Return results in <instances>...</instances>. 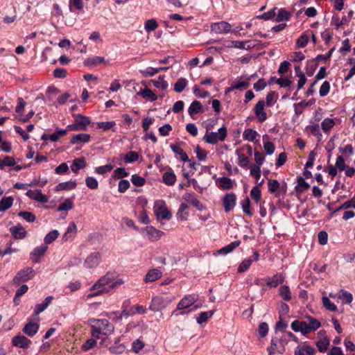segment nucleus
I'll list each match as a JSON object with an SVG mask.
<instances>
[{"label":"nucleus","mask_w":355,"mask_h":355,"mask_svg":"<svg viewBox=\"0 0 355 355\" xmlns=\"http://www.w3.org/2000/svg\"><path fill=\"white\" fill-rule=\"evenodd\" d=\"M77 184L73 181H69L59 183L55 186V190L57 191H62V190H71L76 187Z\"/></svg>","instance_id":"obj_34"},{"label":"nucleus","mask_w":355,"mask_h":355,"mask_svg":"<svg viewBox=\"0 0 355 355\" xmlns=\"http://www.w3.org/2000/svg\"><path fill=\"white\" fill-rule=\"evenodd\" d=\"M76 121L81 127L82 130H85L86 127L90 123V120L87 116L78 114L76 117Z\"/></svg>","instance_id":"obj_48"},{"label":"nucleus","mask_w":355,"mask_h":355,"mask_svg":"<svg viewBox=\"0 0 355 355\" xmlns=\"http://www.w3.org/2000/svg\"><path fill=\"white\" fill-rule=\"evenodd\" d=\"M131 181H132V183L135 186H137V187H142L143 185H144V184L146 182L145 178H144L137 174H134L132 175Z\"/></svg>","instance_id":"obj_60"},{"label":"nucleus","mask_w":355,"mask_h":355,"mask_svg":"<svg viewBox=\"0 0 355 355\" xmlns=\"http://www.w3.org/2000/svg\"><path fill=\"white\" fill-rule=\"evenodd\" d=\"M188 80L184 78H179L174 85V90L178 93H181L187 87Z\"/></svg>","instance_id":"obj_44"},{"label":"nucleus","mask_w":355,"mask_h":355,"mask_svg":"<svg viewBox=\"0 0 355 355\" xmlns=\"http://www.w3.org/2000/svg\"><path fill=\"white\" fill-rule=\"evenodd\" d=\"M279 295L285 301H290L292 298L290 288L286 285L282 286L279 288Z\"/></svg>","instance_id":"obj_43"},{"label":"nucleus","mask_w":355,"mask_h":355,"mask_svg":"<svg viewBox=\"0 0 355 355\" xmlns=\"http://www.w3.org/2000/svg\"><path fill=\"white\" fill-rule=\"evenodd\" d=\"M76 231L77 227L76 224L73 222L71 223L69 225L66 232L63 235V239L65 241H68L69 239H71L75 236Z\"/></svg>","instance_id":"obj_39"},{"label":"nucleus","mask_w":355,"mask_h":355,"mask_svg":"<svg viewBox=\"0 0 355 355\" xmlns=\"http://www.w3.org/2000/svg\"><path fill=\"white\" fill-rule=\"evenodd\" d=\"M162 273L157 268L150 269V270L148 271L147 274L146 275L144 281L146 283L153 282L159 279L162 277Z\"/></svg>","instance_id":"obj_22"},{"label":"nucleus","mask_w":355,"mask_h":355,"mask_svg":"<svg viewBox=\"0 0 355 355\" xmlns=\"http://www.w3.org/2000/svg\"><path fill=\"white\" fill-rule=\"evenodd\" d=\"M277 18L276 21H288L291 17V13L286 10L285 8H280L276 14Z\"/></svg>","instance_id":"obj_37"},{"label":"nucleus","mask_w":355,"mask_h":355,"mask_svg":"<svg viewBox=\"0 0 355 355\" xmlns=\"http://www.w3.org/2000/svg\"><path fill=\"white\" fill-rule=\"evenodd\" d=\"M139 154L135 151H130L124 155L123 161L126 164L135 162L139 159Z\"/></svg>","instance_id":"obj_46"},{"label":"nucleus","mask_w":355,"mask_h":355,"mask_svg":"<svg viewBox=\"0 0 355 355\" xmlns=\"http://www.w3.org/2000/svg\"><path fill=\"white\" fill-rule=\"evenodd\" d=\"M306 129L310 131L312 135L317 137L319 141L321 140L322 135L318 123L308 125L306 126Z\"/></svg>","instance_id":"obj_45"},{"label":"nucleus","mask_w":355,"mask_h":355,"mask_svg":"<svg viewBox=\"0 0 355 355\" xmlns=\"http://www.w3.org/2000/svg\"><path fill=\"white\" fill-rule=\"evenodd\" d=\"M252 263V260L250 259H245L238 267V272H244L247 271Z\"/></svg>","instance_id":"obj_51"},{"label":"nucleus","mask_w":355,"mask_h":355,"mask_svg":"<svg viewBox=\"0 0 355 355\" xmlns=\"http://www.w3.org/2000/svg\"><path fill=\"white\" fill-rule=\"evenodd\" d=\"M138 96H141L143 98L150 101H155L157 99V96L151 89L146 87L141 89L138 93Z\"/></svg>","instance_id":"obj_29"},{"label":"nucleus","mask_w":355,"mask_h":355,"mask_svg":"<svg viewBox=\"0 0 355 355\" xmlns=\"http://www.w3.org/2000/svg\"><path fill=\"white\" fill-rule=\"evenodd\" d=\"M276 8H273L272 9H270L268 12H264L261 15H259L257 18L263 20L272 19L276 16Z\"/></svg>","instance_id":"obj_56"},{"label":"nucleus","mask_w":355,"mask_h":355,"mask_svg":"<svg viewBox=\"0 0 355 355\" xmlns=\"http://www.w3.org/2000/svg\"><path fill=\"white\" fill-rule=\"evenodd\" d=\"M241 244L240 241H234L230 244L224 246L223 248L219 249L216 252V254L219 255H227L230 253H231L234 250H235L236 248H238Z\"/></svg>","instance_id":"obj_23"},{"label":"nucleus","mask_w":355,"mask_h":355,"mask_svg":"<svg viewBox=\"0 0 355 355\" xmlns=\"http://www.w3.org/2000/svg\"><path fill=\"white\" fill-rule=\"evenodd\" d=\"M26 194L29 198L39 202L45 203L48 201L46 196L40 190L28 189Z\"/></svg>","instance_id":"obj_19"},{"label":"nucleus","mask_w":355,"mask_h":355,"mask_svg":"<svg viewBox=\"0 0 355 355\" xmlns=\"http://www.w3.org/2000/svg\"><path fill=\"white\" fill-rule=\"evenodd\" d=\"M14 198L11 196L3 197L0 200V212L5 211L10 208L13 204Z\"/></svg>","instance_id":"obj_33"},{"label":"nucleus","mask_w":355,"mask_h":355,"mask_svg":"<svg viewBox=\"0 0 355 355\" xmlns=\"http://www.w3.org/2000/svg\"><path fill=\"white\" fill-rule=\"evenodd\" d=\"M84 6L83 0H69V7L71 12H73L74 9L82 10Z\"/></svg>","instance_id":"obj_49"},{"label":"nucleus","mask_w":355,"mask_h":355,"mask_svg":"<svg viewBox=\"0 0 355 355\" xmlns=\"http://www.w3.org/2000/svg\"><path fill=\"white\" fill-rule=\"evenodd\" d=\"M285 277L282 273H277L272 277H266L265 279L266 285L270 288H275L278 285L284 283Z\"/></svg>","instance_id":"obj_17"},{"label":"nucleus","mask_w":355,"mask_h":355,"mask_svg":"<svg viewBox=\"0 0 355 355\" xmlns=\"http://www.w3.org/2000/svg\"><path fill=\"white\" fill-rule=\"evenodd\" d=\"M268 355H274L276 352L283 353L284 348L280 338L275 336L271 339L270 346L267 348Z\"/></svg>","instance_id":"obj_10"},{"label":"nucleus","mask_w":355,"mask_h":355,"mask_svg":"<svg viewBox=\"0 0 355 355\" xmlns=\"http://www.w3.org/2000/svg\"><path fill=\"white\" fill-rule=\"evenodd\" d=\"M266 103L263 100L257 102L254 107V114L259 122L262 123L267 119V114L265 111Z\"/></svg>","instance_id":"obj_12"},{"label":"nucleus","mask_w":355,"mask_h":355,"mask_svg":"<svg viewBox=\"0 0 355 355\" xmlns=\"http://www.w3.org/2000/svg\"><path fill=\"white\" fill-rule=\"evenodd\" d=\"M197 155V158L200 161H205L207 159V156L208 154V152L205 150L202 149L200 146H197L194 150Z\"/></svg>","instance_id":"obj_62"},{"label":"nucleus","mask_w":355,"mask_h":355,"mask_svg":"<svg viewBox=\"0 0 355 355\" xmlns=\"http://www.w3.org/2000/svg\"><path fill=\"white\" fill-rule=\"evenodd\" d=\"M39 324L37 322L30 321L24 327L23 331L28 336H33L39 330Z\"/></svg>","instance_id":"obj_25"},{"label":"nucleus","mask_w":355,"mask_h":355,"mask_svg":"<svg viewBox=\"0 0 355 355\" xmlns=\"http://www.w3.org/2000/svg\"><path fill=\"white\" fill-rule=\"evenodd\" d=\"M170 147L175 154L180 155V159L183 162H186L187 161H189L187 153L178 145L171 144Z\"/></svg>","instance_id":"obj_36"},{"label":"nucleus","mask_w":355,"mask_h":355,"mask_svg":"<svg viewBox=\"0 0 355 355\" xmlns=\"http://www.w3.org/2000/svg\"><path fill=\"white\" fill-rule=\"evenodd\" d=\"M197 301V298L193 295H185L178 304L176 310L173 312L175 313L176 311H180V312L178 315H184L185 313H188L189 312L186 311L185 309L191 307Z\"/></svg>","instance_id":"obj_7"},{"label":"nucleus","mask_w":355,"mask_h":355,"mask_svg":"<svg viewBox=\"0 0 355 355\" xmlns=\"http://www.w3.org/2000/svg\"><path fill=\"white\" fill-rule=\"evenodd\" d=\"M73 207V200L70 198L66 199L57 208L58 211H69Z\"/></svg>","instance_id":"obj_50"},{"label":"nucleus","mask_w":355,"mask_h":355,"mask_svg":"<svg viewBox=\"0 0 355 355\" xmlns=\"http://www.w3.org/2000/svg\"><path fill=\"white\" fill-rule=\"evenodd\" d=\"M257 135L258 133L256 130L251 128H248L244 130L243 134V138L244 140L254 141L256 139Z\"/></svg>","instance_id":"obj_42"},{"label":"nucleus","mask_w":355,"mask_h":355,"mask_svg":"<svg viewBox=\"0 0 355 355\" xmlns=\"http://www.w3.org/2000/svg\"><path fill=\"white\" fill-rule=\"evenodd\" d=\"M338 297L344 304H350L353 301L352 294L345 290H341Z\"/></svg>","instance_id":"obj_40"},{"label":"nucleus","mask_w":355,"mask_h":355,"mask_svg":"<svg viewBox=\"0 0 355 355\" xmlns=\"http://www.w3.org/2000/svg\"><path fill=\"white\" fill-rule=\"evenodd\" d=\"M309 42V37L306 34L302 33L296 42V48L301 49L305 47Z\"/></svg>","instance_id":"obj_53"},{"label":"nucleus","mask_w":355,"mask_h":355,"mask_svg":"<svg viewBox=\"0 0 355 355\" xmlns=\"http://www.w3.org/2000/svg\"><path fill=\"white\" fill-rule=\"evenodd\" d=\"M59 232L55 230L49 232L44 237V242L46 244H50L53 242L58 236Z\"/></svg>","instance_id":"obj_54"},{"label":"nucleus","mask_w":355,"mask_h":355,"mask_svg":"<svg viewBox=\"0 0 355 355\" xmlns=\"http://www.w3.org/2000/svg\"><path fill=\"white\" fill-rule=\"evenodd\" d=\"M116 125L115 121H105V122H98L97 127L103 130H107L112 128Z\"/></svg>","instance_id":"obj_63"},{"label":"nucleus","mask_w":355,"mask_h":355,"mask_svg":"<svg viewBox=\"0 0 355 355\" xmlns=\"http://www.w3.org/2000/svg\"><path fill=\"white\" fill-rule=\"evenodd\" d=\"M250 41H231L230 44L227 46V48H235L239 49H250L253 46L248 45L246 46V44L249 43Z\"/></svg>","instance_id":"obj_35"},{"label":"nucleus","mask_w":355,"mask_h":355,"mask_svg":"<svg viewBox=\"0 0 355 355\" xmlns=\"http://www.w3.org/2000/svg\"><path fill=\"white\" fill-rule=\"evenodd\" d=\"M219 187L223 189H231L234 188L236 184L234 180L227 177H221L218 179Z\"/></svg>","instance_id":"obj_27"},{"label":"nucleus","mask_w":355,"mask_h":355,"mask_svg":"<svg viewBox=\"0 0 355 355\" xmlns=\"http://www.w3.org/2000/svg\"><path fill=\"white\" fill-rule=\"evenodd\" d=\"M86 166V162L84 158H78L75 159L71 165V171L75 173H78V171L81 169L85 168Z\"/></svg>","instance_id":"obj_32"},{"label":"nucleus","mask_w":355,"mask_h":355,"mask_svg":"<svg viewBox=\"0 0 355 355\" xmlns=\"http://www.w3.org/2000/svg\"><path fill=\"white\" fill-rule=\"evenodd\" d=\"M182 198L198 210H202L204 209L203 205L200 203L196 196L191 193H185Z\"/></svg>","instance_id":"obj_21"},{"label":"nucleus","mask_w":355,"mask_h":355,"mask_svg":"<svg viewBox=\"0 0 355 355\" xmlns=\"http://www.w3.org/2000/svg\"><path fill=\"white\" fill-rule=\"evenodd\" d=\"M12 343L15 347L26 348L30 345L31 341L24 336L18 335L13 337Z\"/></svg>","instance_id":"obj_20"},{"label":"nucleus","mask_w":355,"mask_h":355,"mask_svg":"<svg viewBox=\"0 0 355 355\" xmlns=\"http://www.w3.org/2000/svg\"><path fill=\"white\" fill-rule=\"evenodd\" d=\"M318 336L319 340L316 342V346L320 352H324L329 346V339L325 335V332L324 331H320Z\"/></svg>","instance_id":"obj_15"},{"label":"nucleus","mask_w":355,"mask_h":355,"mask_svg":"<svg viewBox=\"0 0 355 355\" xmlns=\"http://www.w3.org/2000/svg\"><path fill=\"white\" fill-rule=\"evenodd\" d=\"M139 72L144 77H152L157 73L156 68L148 67L144 69L140 70Z\"/></svg>","instance_id":"obj_58"},{"label":"nucleus","mask_w":355,"mask_h":355,"mask_svg":"<svg viewBox=\"0 0 355 355\" xmlns=\"http://www.w3.org/2000/svg\"><path fill=\"white\" fill-rule=\"evenodd\" d=\"M158 27V24L155 19L147 20L144 24V28L146 32L150 33L155 31Z\"/></svg>","instance_id":"obj_52"},{"label":"nucleus","mask_w":355,"mask_h":355,"mask_svg":"<svg viewBox=\"0 0 355 355\" xmlns=\"http://www.w3.org/2000/svg\"><path fill=\"white\" fill-rule=\"evenodd\" d=\"M35 275V271L31 267L25 268L17 272L13 278V283L19 285L21 282H26L31 279Z\"/></svg>","instance_id":"obj_8"},{"label":"nucleus","mask_w":355,"mask_h":355,"mask_svg":"<svg viewBox=\"0 0 355 355\" xmlns=\"http://www.w3.org/2000/svg\"><path fill=\"white\" fill-rule=\"evenodd\" d=\"M162 180L164 184L173 186L176 182V175L171 168H169L162 175Z\"/></svg>","instance_id":"obj_26"},{"label":"nucleus","mask_w":355,"mask_h":355,"mask_svg":"<svg viewBox=\"0 0 355 355\" xmlns=\"http://www.w3.org/2000/svg\"><path fill=\"white\" fill-rule=\"evenodd\" d=\"M210 28L216 34H226L231 32L232 25L228 22L221 21L211 24Z\"/></svg>","instance_id":"obj_11"},{"label":"nucleus","mask_w":355,"mask_h":355,"mask_svg":"<svg viewBox=\"0 0 355 355\" xmlns=\"http://www.w3.org/2000/svg\"><path fill=\"white\" fill-rule=\"evenodd\" d=\"M143 235L152 241H156L161 239L164 232L155 228L153 226H147L141 231Z\"/></svg>","instance_id":"obj_9"},{"label":"nucleus","mask_w":355,"mask_h":355,"mask_svg":"<svg viewBox=\"0 0 355 355\" xmlns=\"http://www.w3.org/2000/svg\"><path fill=\"white\" fill-rule=\"evenodd\" d=\"M10 232L16 239H22L26 237L27 234L26 230L20 225L12 227Z\"/></svg>","instance_id":"obj_30"},{"label":"nucleus","mask_w":355,"mask_h":355,"mask_svg":"<svg viewBox=\"0 0 355 355\" xmlns=\"http://www.w3.org/2000/svg\"><path fill=\"white\" fill-rule=\"evenodd\" d=\"M155 214L158 220H170L172 218L171 211L168 209L166 203L163 200L157 201L155 205Z\"/></svg>","instance_id":"obj_6"},{"label":"nucleus","mask_w":355,"mask_h":355,"mask_svg":"<svg viewBox=\"0 0 355 355\" xmlns=\"http://www.w3.org/2000/svg\"><path fill=\"white\" fill-rule=\"evenodd\" d=\"M226 137L227 128L223 126L218 130V132H209L207 130L203 139L209 144H216L219 141H223Z\"/></svg>","instance_id":"obj_5"},{"label":"nucleus","mask_w":355,"mask_h":355,"mask_svg":"<svg viewBox=\"0 0 355 355\" xmlns=\"http://www.w3.org/2000/svg\"><path fill=\"white\" fill-rule=\"evenodd\" d=\"M90 140V135L86 133L73 135L71 137V143L73 144H85Z\"/></svg>","instance_id":"obj_28"},{"label":"nucleus","mask_w":355,"mask_h":355,"mask_svg":"<svg viewBox=\"0 0 355 355\" xmlns=\"http://www.w3.org/2000/svg\"><path fill=\"white\" fill-rule=\"evenodd\" d=\"M236 197L234 193L226 194L223 199V205L226 212L231 211L236 205Z\"/></svg>","instance_id":"obj_14"},{"label":"nucleus","mask_w":355,"mask_h":355,"mask_svg":"<svg viewBox=\"0 0 355 355\" xmlns=\"http://www.w3.org/2000/svg\"><path fill=\"white\" fill-rule=\"evenodd\" d=\"M151 82L154 87L161 90L166 89L168 85L162 76H159L157 80H152Z\"/></svg>","instance_id":"obj_41"},{"label":"nucleus","mask_w":355,"mask_h":355,"mask_svg":"<svg viewBox=\"0 0 355 355\" xmlns=\"http://www.w3.org/2000/svg\"><path fill=\"white\" fill-rule=\"evenodd\" d=\"M101 260V254L98 252L91 253L85 260L84 266L87 268H94L98 266Z\"/></svg>","instance_id":"obj_13"},{"label":"nucleus","mask_w":355,"mask_h":355,"mask_svg":"<svg viewBox=\"0 0 355 355\" xmlns=\"http://www.w3.org/2000/svg\"><path fill=\"white\" fill-rule=\"evenodd\" d=\"M241 207L243 211L245 214H248L250 216L252 215V212L250 209V200L248 198H246L243 200H242Z\"/></svg>","instance_id":"obj_57"},{"label":"nucleus","mask_w":355,"mask_h":355,"mask_svg":"<svg viewBox=\"0 0 355 355\" xmlns=\"http://www.w3.org/2000/svg\"><path fill=\"white\" fill-rule=\"evenodd\" d=\"M250 78L245 76L238 77L232 83V89L242 90L247 89L250 85Z\"/></svg>","instance_id":"obj_16"},{"label":"nucleus","mask_w":355,"mask_h":355,"mask_svg":"<svg viewBox=\"0 0 355 355\" xmlns=\"http://www.w3.org/2000/svg\"><path fill=\"white\" fill-rule=\"evenodd\" d=\"M123 283L122 279H115L112 274L107 273L92 286L90 288L92 293L88 295V297H92L102 293H111L116 288Z\"/></svg>","instance_id":"obj_1"},{"label":"nucleus","mask_w":355,"mask_h":355,"mask_svg":"<svg viewBox=\"0 0 355 355\" xmlns=\"http://www.w3.org/2000/svg\"><path fill=\"white\" fill-rule=\"evenodd\" d=\"M214 313H215L214 310L200 312L196 317L197 323L199 324L206 323L208 321V320L213 316Z\"/></svg>","instance_id":"obj_31"},{"label":"nucleus","mask_w":355,"mask_h":355,"mask_svg":"<svg viewBox=\"0 0 355 355\" xmlns=\"http://www.w3.org/2000/svg\"><path fill=\"white\" fill-rule=\"evenodd\" d=\"M130 184L128 180H121L119 182L118 191L119 193H125L130 187Z\"/></svg>","instance_id":"obj_64"},{"label":"nucleus","mask_w":355,"mask_h":355,"mask_svg":"<svg viewBox=\"0 0 355 355\" xmlns=\"http://www.w3.org/2000/svg\"><path fill=\"white\" fill-rule=\"evenodd\" d=\"M85 184L90 189H96L98 187V182L94 177H87Z\"/></svg>","instance_id":"obj_59"},{"label":"nucleus","mask_w":355,"mask_h":355,"mask_svg":"<svg viewBox=\"0 0 355 355\" xmlns=\"http://www.w3.org/2000/svg\"><path fill=\"white\" fill-rule=\"evenodd\" d=\"M47 249L48 247L44 245L35 248L30 254L31 259L35 263L39 262L40 258L44 256Z\"/></svg>","instance_id":"obj_18"},{"label":"nucleus","mask_w":355,"mask_h":355,"mask_svg":"<svg viewBox=\"0 0 355 355\" xmlns=\"http://www.w3.org/2000/svg\"><path fill=\"white\" fill-rule=\"evenodd\" d=\"M335 124L334 121L330 118H325L321 123V128L323 131L328 133Z\"/></svg>","instance_id":"obj_47"},{"label":"nucleus","mask_w":355,"mask_h":355,"mask_svg":"<svg viewBox=\"0 0 355 355\" xmlns=\"http://www.w3.org/2000/svg\"><path fill=\"white\" fill-rule=\"evenodd\" d=\"M113 168L114 166L111 164H108L104 166L96 167L95 172L99 175H104L108 172H110Z\"/></svg>","instance_id":"obj_55"},{"label":"nucleus","mask_w":355,"mask_h":355,"mask_svg":"<svg viewBox=\"0 0 355 355\" xmlns=\"http://www.w3.org/2000/svg\"><path fill=\"white\" fill-rule=\"evenodd\" d=\"M174 300L173 297L157 295L152 298L149 309L152 311H161L168 306Z\"/></svg>","instance_id":"obj_4"},{"label":"nucleus","mask_w":355,"mask_h":355,"mask_svg":"<svg viewBox=\"0 0 355 355\" xmlns=\"http://www.w3.org/2000/svg\"><path fill=\"white\" fill-rule=\"evenodd\" d=\"M92 336L95 339H100L103 336H109L114 331V326L107 319H90Z\"/></svg>","instance_id":"obj_2"},{"label":"nucleus","mask_w":355,"mask_h":355,"mask_svg":"<svg viewBox=\"0 0 355 355\" xmlns=\"http://www.w3.org/2000/svg\"><path fill=\"white\" fill-rule=\"evenodd\" d=\"M201 110H202V105H201L200 102L198 101H194L190 105V106L188 109V112L191 116H193V115L197 114L199 112H200Z\"/></svg>","instance_id":"obj_38"},{"label":"nucleus","mask_w":355,"mask_h":355,"mask_svg":"<svg viewBox=\"0 0 355 355\" xmlns=\"http://www.w3.org/2000/svg\"><path fill=\"white\" fill-rule=\"evenodd\" d=\"M321 326L320 322L309 315L303 320H294L291 324V329L295 332H300L303 335H307L311 332L318 329Z\"/></svg>","instance_id":"obj_3"},{"label":"nucleus","mask_w":355,"mask_h":355,"mask_svg":"<svg viewBox=\"0 0 355 355\" xmlns=\"http://www.w3.org/2000/svg\"><path fill=\"white\" fill-rule=\"evenodd\" d=\"M322 304L323 306L329 311H337V306L333 302H331V300L327 297H322Z\"/></svg>","instance_id":"obj_61"},{"label":"nucleus","mask_w":355,"mask_h":355,"mask_svg":"<svg viewBox=\"0 0 355 355\" xmlns=\"http://www.w3.org/2000/svg\"><path fill=\"white\" fill-rule=\"evenodd\" d=\"M67 130L64 129H57L55 132L51 135H43L42 139L44 140H50L51 141L55 142L61 137H63L67 134Z\"/></svg>","instance_id":"obj_24"}]
</instances>
